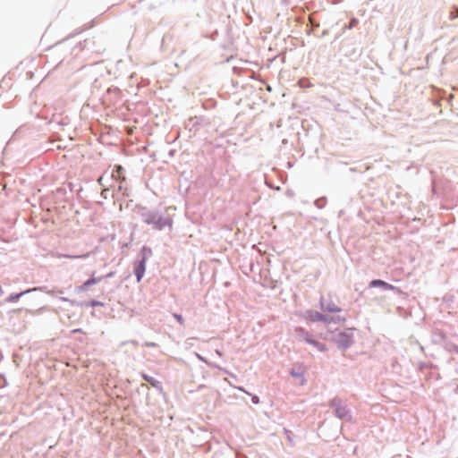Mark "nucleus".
Listing matches in <instances>:
<instances>
[{
    "label": "nucleus",
    "mask_w": 458,
    "mask_h": 458,
    "mask_svg": "<svg viewBox=\"0 0 458 458\" xmlns=\"http://www.w3.org/2000/svg\"><path fill=\"white\" fill-rule=\"evenodd\" d=\"M352 341H353V329H351V328L338 333L335 338V342L341 348L349 347L352 344Z\"/></svg>",
    "instance_id": "nucleus-1"
},
{
    "label": "nucleus",
    "mask_w": 458,
    "mask_h": 458,
    "mask_svg": "<svg viewBox=\"0 0 458 458\" xmlns=\"http://www.w3.org/2000/svg\"><path fill=\"white\" fill-rule=\"evenodd\" d=\"M144 221L146 224L153 225L156 228L160 229L164 226L163 219L157 213H147L144 215Z\"/></svg>",
    "instance_id": "nucleus-2"
},
{
    "label": "nucleus",
    "mask_w": 458,
    "mask_h": 458,
    "mask_svg": "<svg viewBox=\"0 0 458 458\" xmlns=\"http://www.w3.org/2000/svg\"><path fill=\"white\" fill-rule=\"evenodd\" d=\"M145 270H146V258H143L140 261L136 262L135 267H134V274L137 277L138 282H140V280L144 276Z\"/></svg>",
    "instance_id": "nucleus-3"
},
{
    "label": "nucleus",
    "mask_w": 458,
    "mask_h": 458,
    "mask_svg": "<svg viewBox=\"0 0 458 458\" xmlns=\"http://www.w3.org/2000/svg\"><path fill=\"white\" fill-rule=\"evenodd\" d=\"M305 319L310 322L324 321L328 322L327 318L316 310H310L305 313Z\"/></svg>",
    "instance_id": "nucleus-4"
},
{
    "label": "nucleus",
    "mask_w": 458,
    "mask_h": 458,
    "mask_svg": "<svg viewBox=\"0 0 458 458\" xmlns=\"http://www.w3.org/2000/svg\"><path fill=\"white\" fill-rule=\"evenodd\" d=\"M100 281H101V277L92 276L89 279H88L86 282H84L81 286H79V291L86 292V291H88V289L90 285L98 284Z\"/></svg>",
    "instance_id": "nucleus-5"
},
{
    "label": "nucleus",
    "mask_w": 458,
    "mask_h": 458,
    "mask_svg": "<svg viewBox=\"0 0 458 458\" xmlns=\"http://www.w3.org/2000/svg\"><path fill=\"white\" fill-rule=\"evenodd\" d=\"M369 286L370 287L380 286V287H383L385 290H394V285H392L385 281L379 280V279L372 280L369 283Z\"/></svg>",
    "instance_id": "nucleus-6"
},
{
    "label": "nucleus",
    "mask_w": 458,
    "mask_h": 458,
    "mask_svg": "<svg viewBox=\"0 0 458 458\" xmlns=\"http://www.w3.org/2000/svg\"><path fill=\"white\" fill-rule=\"evenodd\" d=\"M295 331L299 334H301L302 335H304V340L310 344V341H313L314 339L311 338V335L307 332L305 331V329H303L302 327H297L295 329Z\"/></svg>",
    "instance_id": "nucleus-7"
},
{
    "label": "nucleus",
    "mask_w": 458,
    "mask_h": 458,
    "mask_svg": "<svg viewBox=\"0 0 458 458\" xmlns=\"http://www.w3.org/2000/svg\"><path fill=\"white\" fill-rule=\"evenodd\" d=\"M310 344H311L314 347H316L319 352L327 351L326 345L324 344H322V343H319V342L316 341V340L310 341Z\"/></svg>",
    "instance_id": "nucleus-8"
},
{
    "label": "nucleus",
    "mask_w": 458,
    "mask_h": 458,
    "mask_svg": "<svg viewBox=\"0 0 458 458\" xmlns=\"http://www.w3.org/2000/svg\"><path fill=\"white\" fill-rule=\"evenodd\" d=\"M326 310L327 311H330V312H340L341 310L339 307H337L335 304H330V305H327L326 308H325Z\"/></svg>",
    "instance_id": "nucleus-9"
},
{
    "label": "nucleus",
    "mask_w": 458,
    "mask_h": 458,
    "mask_svg": "<svg viewBox=\"0 0 458 458\" xmlns=\"http://www.w3.org/2000/svg\"><path fill=\"white\" fill-rule=\"evenodd\" d=\"M173 316L182 326L184 325V318L182 315L174 313Z\"/></svg>",
    "instance_id": "nucleus-10"
},
{
    "label": "nucleus",
    "mask_w": 458,
    "mask_h": 458,
    "mask_svg": "<svg viewBox=\"0 0 458 458\" xmlns=\"http://www.w3.org/2000/svg\"><path fill=\"white\" fill-rule=\"evenodd\" d=\"M336 412L340 418H344L347 414V411H345L344 408H338L336 410Z\"/></svg>",
    "instance_id": "nucleus-11"
},
{
    "label": "nucleus",
    "mask_w": 458,
    "mask_h": 458,
    "mask_svg": "<svg viewBox=\"0 0 458 458\" xmlns=\"http://www.w3.org/2000/svg\"><path fill=\"white\" fill-rule=\"evenodd\" d=\"M63 257L68 258V259H80V258H86L88 257V254L81 255V256H70V255H64Z\"/></svg>",
    "instance_id": "nucleus-12"
},
{
    "label": "nucleus",
    "mask_w": 458,
    "mask_h": 458,
    "mask_svg": "<svg viewBox=\"0 0 458 458\" xmlns=\"http://www.w3.org/2000/svg\"><path fill=\"white\" fill-rule=\"evenodd\" d=\"M251 400H252L253 403H255V404L259 403V397L256 395H253Z\"/></svg>",
    "instance_id": "nucleus-13"
},
{
    "label": "nucleus",
    "mask_w": 458,
    "mask_h": 458,
    "mask_svg": "<svg viewBox=\"0 0 458 458\" xmlns=\"http://www.w3.org/2000/svg\"><path fill=\"white\" fill-rule=\"evenodd\" d=\"M21 294H22V293L17 294V295H15V296H12V297L10 298V300H11V301H16V300H17V299H18Z\"/></svg>",
    "instance_id": "nucleus-14"
},
{
    "label": "nucleus",
    "mask_w": 458,
    "mask_h": 458,
    "mask_svg": "<svg viewBox=\"0 0 458 458\" xmlns=\"http://www.w3.org/2000/svg\"><path fill=\"white\" fill-rule=\"evenodd\" d=\"M144 378H145L148 382H149L152 386H155V384H154V382H153V379H149V378H148L147 377H144Z\"/></svg>",
    "instance_id": "nucleus-15"
},
{
    "label": "nucleus",
    "mask_w": 458,
    "mask_h": 458,
    "mask_svg": "<svg viewBox=\"0 0 458 458\" xmlns=\"http://www.w3.org/2000/svg\"><path fill=\"white\" fill-rule=\"evenodd\" d=\"M338 403H339L338 401L334 400L332 403H333V405H336Z\"/></svg>",
    "instance_id": "nucleus-16"
},
{
    "label": "nucleus",
    "mask_w": 458,
    "mask_h": 458,
    "mask_svg": "<svg viewBox=\"0 0 458 458\" xmlns=\"http://www.w3.org/2000/svg\"><path fill=\"white\" fill-rule=\"evenodd\" d=\"M97 304H98V303H97L96 301H93V302L91 303V305H92V306H96Z\"/></svg>",
    "instance_id": "nucleus-17"
},
{
    "label": "nucleus",
    "mask_w": 458,
    "mask_h": 458,
    "mask_svg": "<svg viewBox=\"0 0 458 458\" xmlns=\"http://www.w3.org/2000/svg\"><path fill=\"white\" fill-rule=\"evenodd\" d=\"M121 169H122V167H121V166H118V167H117V172H120V170H121Z\"/></svg>",
    "instance_id": "nucleus-18"
}]
</instances>
